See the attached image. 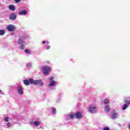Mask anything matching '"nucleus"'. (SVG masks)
<instances>
[{
  "mask_svg": "<svg viewBox=\"0 0 130 130\" xmlns=\"http://www.w3.org/2000/svg\"><path fill=\"white\" fill-rule=\"evenodd\" d=\"M29 84H34V85H39L40 86L43 85V82L40 80H34L32 79H29L28 80Z\"/></svg>",
  "mask_w": 130,
  "mask_h": 130,
  "instance_id": "f257e3e1",
  "label": "nucleus"
},
{
  "mask_svg": "<svg viewBox=\"0 0 130 130\" xmlns=\"http://www.w3.org/2000/svg\"><path fill=\"white\" fill-rule=\"evenodd\" d=\"M42 70L44 75L45 76H48L49 75V72H51V68L49 66H44L42 67Z\"/></svg>",
  "mask_w": 130,
  "mask_h": 130,
  "instance_id": "f03ea898",
  "label": "nucleus"
},
{
  "mask_svg": "<svg viewBox=\"0 0 130 130\" xmlns=\"http://www.w3.org/2000/svg\"><path fill=\"white\" fill-rule=\"evenodd\" d=\"M74 115L75 116V117L77 118L78 119H80L83 117V115H82V113L80 112H76Z\"/></svg>",
  "mask_w": 130,
  "mask_h": 130,
  "instance_id": "7ed1b4c3",
  "label": "nucleus"
},
{
  "mask_svg": "<svg viewBox=\"0 0 130 130\" xmlns=\"http://www.w3.org/2000/svg\"><path fill=\"white\" fill-rule=\"evenodd\" d=\"M88 110L91 113H95L96 112V107L91 106L89 107Z\"/></svg>",
  "mask_w": 130,
  "mask_h": 130,
  "instance_id": "20e7f679",
  "label": "nucleus"
},
{
  "mask_svg": "<svg viewBox=\"0 0 130 130\" xmlns=\"http://www.w3.org/2000/svg\"><path fill=\"white\" fill-rule=\"evenodd\" d=\"M8 30H9L10 32H13L15 31V26L13 25H9L7 27Z\"/></svg>",
  "mask_w": 130,
  "mask_h": 130,
  "instance_id": "39448f33",
  "label": "nucleus"
},
{
  "mask_svg": "<svg viewBox=\"0 0 130 130\" xmlns=\"http://www.w3.org/2000/svg\"><path fill=\"white\" fill-rule=\"evenodd\" d=\"M111 118L114 119L117 117V113L115 112V111H113L111 114Z\"/></svg>",
  "mask_w": 130,
  "mask_h": 130,
  "instance_id": "423d86ee",
  "label": "nucleus"
},
{
  "mask_svg": "<svg viewBox=\"0 0 130 130\" xmlns=\"http://www.w3.org/2000/svg\"><path fill=\"white\" fill-rule=\"evenodd\" d=\"M18 92L20 94V95H22L23 94V87L22 86H18L17 87Z\"/></svg>",
  "mask_w": 130,
  "mask_h": 130,
  "instance_id": "0eeeda50",
  "label": "nucleus"
},
{
  "mask_svg": "<svg viewBox=\"0 0 130 130\" xmlns=\"http://www.w3.org/2000/svg\"><path fill=\"white\" fill-rule=\"evenodd\" d=\"M50 80L52 81L50 82L49 86L50 87H52V86H54L55 85V82L53 80V77H51Z\"/></svg>",
  "mask_w": 130,
  "mask_h": 130,
  "instance_id": "6e6552de",
  "label": "nucleus"
},
{
  "mask_svg": "<svg viewBox=\"0 0 130 130\" xmlns=\"http://www.w3.org/2000/svg\"><path fill=\"white\" fill-rule=\"evenodd\" d=\"M27 11L26 10H22L19 12V16H22V15H23L24 16H25V15H27Z\"/></svg>",
  "mask_w": 130,
  "mask_h": 130,
  "instance_id": "1a4fd4ad",
  "label": "nucleus"
},
{
  "mask_svg": "<svg viewBox=\"0 0 130 130\" xmlns=\"http://www.w3.org/2000/svg\"><path fill=\"white\" fill-rule=\"evenodd\" d=\"M17 18L15 13H12L10 15L9 19L10 20H15Z\"/></svg>",
  "mask_w": 130,
  "mask_h": 130,
  "instance_id": "9d476101",
  "label": "nucleus"
},
{
  "mask_svg": "<svg viewBox=\"0 0 130 130\" xmlns=\"http://www.w3.org/2000/svg\"><path fill=\"white\" fill-rule=\"evenodd\" d=\"M104 110H105V112H106V113L109 112V111H110V108H109V106H106L104 107Z\"/></svg>",
  "mask_w": 130,
  "mask_h": 130,
  "instance_id": "9b49d317",
  "label": "nucleus"
},
{
  "mask_svg": "<svg viewBox=\"0 0 130 130\" xmlns=\"http://www.w3.org/2000/svg\"><path fill=\"white\" fill-rule=\"evenodd\" d=\"M124 102L127 104H130V97L126 98L125 99Z\"/></svg>",
  "mask_w": 130,
  "mask_h": 130,
  "instance_id": "f8f14e48",
  "label": "nucleus"
},
{
  "mask_svg": "<svg viewBox=\"0 0 130 130\" xmlns=\"http://www.w3.org/2000/svg\"><path fill=\"white\" fill-rule=\"evenodd\" d=\"M128 106L127 105V104L125 103L124 104L123 107L122 108V110H125L126 108H127V107Z\"/></svg>",
  "mask_w": 130,
  "mask_h": 130,
  "instance_id": "ddd939ff",
  "label": "nucleus"
},
{
  "mask_svg": "<svg viewBox=\"0 0 130 130\" xmlns=\"http://www.w3.org/2000/svg\"><path fill=\"white\" fill-rule=\"evenodd\" d=\"M9 10L10 11H15V7L13 5L9 6Z\"/></svg>",
  "mask_w": 130,
  "mask_h": 130,
  "instance_id": "4468645a",
  "label": "nucleus"
},
{
  "mask_svg": "<svg viewBox=\"0 0 130 130\" xmlns=\"http://www.w3.org/2000/svg\"><path fill=\"white\" fill-rule=\"evenodd\" d=\"M52 112L53 114H55L56 113V109L55 108H52Z\"/></svg>",
  "mask_w": 130,
  "mask_h": 130,
  "instance_id": "2eb2a0df",
  "label": "nucleus"
},
{
  "mask_svg": "<svg viewBox=\"0 0 130 130\" xmlns=\"http://www.w3.org/2000/svg\"><path fill=\"white\" fill-rule=\"evenodd\" d=\"M24 84L26 85V86H27L30 84V83H29V81L26 79L24 80Z\"/></svg>",
  "mask_w": 130,
  "mask_h": 130,
  "instance_id": "dca6fc26",
  "label": "nucleus"
},
{
  "mask_svg": "<svg viewBox=\"0 0 130 130\" xmlns=\"http://www.w3.org/2000/svg\"><path fill=\"white\" fill-rule=\"evenodd\" d=\"M18 44H25V42H23L21 39L18 40Z\"/></svg>",
  "mask_w": 130,
  "mask_h": 130,
  "instance_id": "f3484780",
  "label": "nucleus"
},
{
  "mask_svg": "<svg viewBox=\"0 0 130 130\" xmlns=\"http://www.w3.org/2000/svg\"><path fill=\"white\" fill-rule=\"evenodd\" d=\"M20 39H22V40H24L26 39V35H23L21 37H20Z\"/></svg>",
  "mask_w": 130,
  "mask_h": 130,
  "instance_id": "a211bd4d",
  "label": "nucleus"
},
{
  "mask_svg": "<svg viewBox=\"0 0 130 130\" xmlns=\"http://www.w3.org/2000/svg\"><path fill=\"white\" fill-rule=\"evenodd\" d=\"M34 125H36V126H38V125H39V124H40V122H38V121H35L34 123Z\"/></svg>",
  "mask_w": 130,
  "mask_h": 130,
  "instance_id": "6ab92c4d",
  "label": "nucleus"
},
{
  "mask_svg": "<svg viewBox=\"0 0 130 130\" xmlns=\"http://www.w3.org/2000/svg\"><path fill=\"white\" fill-rule=\"evenodd\" d=\"M68 117L70 118V119H73V118H74V115L69 114L68 115Z\"/></svg>",
  "mask_w": 130,
  "mask_h": 130,
  "instance_id": "aec40b11",
  "label": "nucleus"
},
{
  "mask_svg": "<svg viewBox=\"0 0 130 130\" xmlns=\"http://www.w3.org/2000/svg\"><path fill=\"white\" fill-rule=\"evenodd\" d=\"M109 103V99H105L104 101V104H108Z\"/></svg>",
  "mask_w": 130,
  "mask_h": 130,
  "instance_id": "412c9836",
  "label": "nucleus"
},
{
  "mask_svg": "<svg viewBox=\"0 0 130 130\" xmlns=\"http://www.w3.org/2000/svg\"><path fill=\"white\" fill-rule=\"evenodd\" d=\"M5 31L4 30H0V35H4Z\"/></svg>",
  "mask_w": 130,
  "mask_h": 130,
  "instance_id": "4be33fe9",
  "label": "nucleus"
},
{
  "mask_svg": "<svg viewBox=\"0 0 130 130\" xmlns=\"http://www.w3.org/2000/svg\"><path fill=\"white\" fill-rule=\"evenodd\" d=\"M4 121H5V122H8V121H9V117H6L4 118Z\"/></svg>",
  "mask_w": 130,
  "mask_h": 130,
  "instance_id": "5701e85b",
  "label": "nucleus"
},
{
  "mask_svg": "<svg viewBox=\"0 0 130 130\" xmlns=\"http://www.w3.org/2000/svg\"><path fill=\"white\" fill-rule=\"evenodd\" d=\"M25 53H28V54H30L31 52H30V50H29L28 49H25Z\"/></svg>",
  "mask_w": 130,
  "mask_h": 130,
  "instance_id": "b1692460",
  "label": "nucleus"
},
{
  "mask_svg": "<svg viewBox=\"0 0 130 130\" xmlns=\"http://www.w3.org/2000/svg\"><path fill=\"white\" fill-rule=\"evenodd\" d=\"M20 49H25V46L23 45H20Z\"/></svg>",
  "mask_w": 130,
  "mask_h": 130,
  "instance_id": "393cba45",
  "label": "nucleus"
},
{
  "mask_svg": "<svg viewBox=\"0 0 130 130\" xmlns=\"http://www.w3.org/2000/svg\"><path fill=\"white\" fill-rule=\"evenodd\" d=\"M7 126H8V127H11V126H12V125H11V123H10L9 122H8L7 123Z\"/></svg>",
  "mask_w": 130,
  "mask_h": 130,
  "instance_id": "a878e982",
  "label": "nucleus"
},
{
  "mask_svg": "<svg viewBox=\"0 0 130 130\" xmlns=\"http://www.w3.org/2000/svg\"><path fill=\"white\" fill-rule=\"evenodd\" d=\"M31 67V64L28 63L26 64V68H30Z\"/></svg>",
  "mask_w": 130,
  "mask_h": 130,
  "instance_id": "bb28decb",
  "label": "nucleus"
},
{
  "mask_svg": "<svg viewBox=\"0 0 130 130\" xmlns=\"http://www.w3.org/2000/svg\"><path fill=\"white\" fill-rule=\"evenodd\" d=\"M103 130H110V129H109V127H105V128H104Z\"/></svg>",
  "mask_w": 130,
  "mask_h": 130,
  "instance_id": "cd10ccee",
  "label": "nucleus"
},
{
  "mask_svg": "<svg viewBox=\"0 0 130 130\" xmlns=\"http://www.w3.org/2000/svg\"><path fill=\"white\" fill-rule=\"evenodd\" d=\"M46 49L47 50L50 49V46L49 45L47 46Z\"/></svg>",
  "mask_w": 130,
  "mask_h": 130,
  "instance_id": "c85d7f7f",
  "label": "nucleus"
},
{
  "mask_svg": "<svg viewBox=\"0 0 130 130\" xmlns=\"http://www.w3.org/2000/svg\"><path fill=\"white\" fill-rule=\"evenodd\" d=\"M15 3H20L21 2V0H15Z\"/></svg>",
  "mask_w": 130,
  "mask_h": 130,
  "instance_id": "c756f323",
  "label": "nucleus"
},
{
  "mask_svg": "<svg viewBox=\"0 0 130 130\" xmlns=\"http://www.w3.org/2000/svg\"><path fill=\"white\" fill-rule=\"evenodd\" d=\"M45 43V41H43V42H42V44H44Z\"/></svg>",
  "mask_w": 130,
  "mask_h": 130,
  "instance_id": "7c9ffc66",
  "label": "nucleus"
},
{
  "mask_svg": "<svg viewBox=\"0 0 130 130\" xmlns=\"http://www.w3.org/2000/svg\"><path fill=\"white\" fill-rule=\"evenodd\" d=\"M46 43H47V44H49V42H46Z\"/></svg>",
  "mask_w": 130,
  "mask_h": 130,
  "instance_id": "2f4dec72",
  "label": "nucleus"
},
{
  "mask_svg": "<svg viewBox=\"0 0 130 130\" xmlns=\"http://www.w3.org/2000/svg\"><path fill=\"white\" fill-rule=\"evenodd\" d=\"M1 92H2V90L0 89V93H1Z\"/></svg>",
  "mask_w": 130,
  "mask_h": 130,
  "instance_id": "473e14b6",
  "label": "nucleus"
}]
</instances>
